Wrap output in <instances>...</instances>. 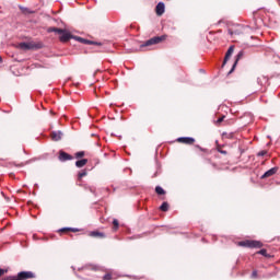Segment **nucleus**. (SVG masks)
Instances as JSON below:
<instances>
[{
	"label": "nucleus",
	"mask_w": 280,
	"mask_h": 280,
	"mask_svg": "<svg viewBox=\"0 0 280 280\" xmlns=\"http://www.w3.org/2000/svg\"><path fill=\"white\" fill-rule=\"evenodd\" d=\"M261 178H266V176H262Z\"/></svg>",
	"instance_id": "38"
},
{
	"label": "nucleus",
	"mask_w": 280,
	"mask_h": 280,
	"mask_svg": "<svg viewBox=\"0 0 280 280\" xmlns=\"http://www.w3.org/2000/svg\"><path fill=\"white\" fill-rule=\"evenodd\" d=\"M155 10H156L158 16H162V14L165 13V3L159 2V3L156 4Z\"/></svg>",
	"instance_id": "10"
},
{
	"label": "nucleus",
	"mask_w": 280,
	"mask_h": 280,
	"mask_svg": "<svg viewBox=\"0 0 280 280\" xmlns=\"http://www.w3.org/2000/svg\"><path fill=\"white\" fill-rule=\"evenodd\" d=\"M58 159L61 163H65L66 161H72L73 156L65 151H59Z\"/></svg>",
	"instance_id": "7"
},
{
	"label": "nucleus",
	"mask_w": 280,
	"mask_h": 280,
	"mask_svg": "<svg viewBox=\"0 0 280 280\" xmlns=\"http://www.w3.org/2000/svg\"><path fill=\"white\" fill-rule=\"evenodd\" d=\"M197 148L201 151V152H207L206 149H202L200 145H197Z\"/></svg>",
	"instance_id": "33"
},
{
	"label": "nucleus",
	"mask_w": 280,
	"mask_h": 280,
	"mask_svg": "<svg viewBox=\"0 0 280 280\" xmlns=\"http://www.w3.org/2000/svg\"><path fill=\"white\" fill-rule=\"evenodd\" d=\"M224 117L225 116H221L220 118H218L217 124H222L224 121Z\"/></svg>",
	"instance_id": "27"
},
{
	"label": "nucleus",
	"mask_w": 280,
	"mask_h": 280,
	"mask_svg": "<svg viewBox=\"0 0 280 280\" xmlns=\"http://www.w3.org/2000/svg\"><path fill=\"white\" fill-rule=\"evenodd\" d=\"M27 205H32V201H28V203Z\"/></svg>",
	"instance_id": "37"
},
{
	"label": "nucleus",
	"mask_w": 280,
	"mask_h": 280,
	"mask_svg": "<svg viewBox=\"0 0 280 280\" xmlns=\"http://www.w3.org/2000/svg\"><path fill=\"white\" fill-rule=\"evenodd\" d=\"M162 40H165V36H155L153 38L148 39L142 47H150V45H159V43H162Z\"/></svg>",
	"instance_id": "5"
},
{
	"label": "nucleus",
	"mask_w": 280,
	"mask_h": 280,
	"mask_svg": "<svg viewBox=\"0 0 280 280\" xmlns=\"http://www.w3.org/2000/svg\"><path fill=\"white\" fill-rule=\"evenodd\" d=\"M277 172H279V167H272L270 170H268L267 172H265L262 174V176H275V174H277Z\"/></svg>",
	"instance_id": "13"
},
{
	"label": "nucleus",
	"mask_w": 280,
	"mask_h": 280,
	"mask_svg": "<svg viewBox=\"0 0 280 280\" xmlns=\"http://www.w3.org/2000/svg\"><path fill=\"white\" fill-rule=\"evenodd\" d=\"M63 137L62 131H51L50 138L52 141H60Z\"/></svg>",
	"instance_id": "9"
},
{
	"label": "nucleus",
	"mask_w": 280,
	"mask_h": 280,
	"mask_svg": "<svg viewBox=\"0 0 280 280\" xmlns=\"http://www.w3.org/2000/svg\"><path fill=\"white\" fill-rule=\"evenodd\" d=\"M86 163H89V160H88V159L78 160V161L75 162V166H77V167H84V165H86Z\"/></svg>",
	"instance_id": "18"
},
{
	"label": "nucleus",
	"mask_w": 280,
	"mask_h": 280,
	"mask_svg": "<svg viewBox=\"0 0 280 280\" xmlns=\"http://www.w3.org/2000/svg\"><path fill=\"white\" fill-rule=\"evenodd\" d=\"M34 279V272L32 271H21L18 276H9L3 278L2 280H27Z\"/></svg>",
	"instance_id": "3"
},
{
	"label": "nucleus",
	"mask_w": 280,
	"mask_h": 280,
	"mask_svg": "<svg viewBox=\"0 0 280 280\" xmlns=\"http://www.w3.org/2000/svg\"><path fill=\"white\" fill-rule=\"evenodd\" d=\"M20 10H22V12L24 14H32V12H34V11H31L30 9H27V8H22V7H20Z\"/></svg>",
	"instance_id": "22"
},
{
	"label": "nucleus",
	"mask_w": 280,
	"mask_h": 280,
	"mask_svg": "<svg viewBox=\"0 0 280 280\" xmlns=\"http://www.w3.org/2000/svg\"><path fill=\"white\" fill-rule=\"evenodd\" d=\"M102 280H113V273L108 272L105 276H103Z\"/></svg>",
	"instance_id": "23"
},
{
	"label": "nucleus",
	"mask_w": 280,
	"mask_h": 280,
	"mask_svg": "<svg viewBox=\"0 0 280 280\" xmlns=\"http://www.w3.org/2000/svg\"><path fill=\"white\" fill-rule=\"evenodd\" d=\"M86 174V172H80L79 174H78V176H84Z\"/></svg>",
	"instance_id": "34"
},
{
	"label": "nucleus",
	"mask_w": 280,
	"mask_h": 280,
	"mask_svg": "<svg viewBox=\"0 0 280 280\" xmlns=\"http://www.w3.org/2000/svg\"><path fill=\"white\" fill-rule=\"evenodd\" d=\"M75 159H82V156H84V151H79L75 153Z\"/></svg>",
	"instance_id": "25"
},
{
	"label": "nucleus",
	"mask_w": 280,
	"mask_h": 280,
	"mask_svg": "<svg viewBox=\"0 0 280 280\" xmlns=\"http://www.w3.org/2000/svg\"><path fill=\"white\" fill-rule=\"evenodd\" d=\"M177 141L179 143H185L186 145H194V143L196 142V139L191 137H180L177 139Z\"/></svg>",
	"instance_id": "6"
},
{
	"label": "nucleus",
	"mask_w": 280,
	"mask_h": 280,
	"mask_svg": "<svg viewBox=\"0 0 280 280\" xmlns=\"http://www.w3.org/2000/svg\"><path fill=\"white\" fill-rule=\"evenodd\" d=\"M203 163L205 165H208L210 170H218V164H215V162H212L210 159H205Z\"/></svg>",
	"instance_id": "12"
},
{
	"label": "nucleus",
	"mask_w": 280,
	"mask_h": 280,
	"mask_svg": "<svg viewBox=\"0 0 280 280\" xmlns=\"http://www.w3.org/2000/svg\"><path fill=\"white\" fill-rule=\"evenodd\" d=\"M91 237H98L100 240H104L106 237V234L98 232V231H93L90 233Z\"/></svg>",
	"instance_id": "14"
},
{
	"label": "nucleus",
	"mask_w": 280,
	"mask_h": 280,
	"mask_svg": "<svg viewBox=\"0 0 280 280\" xmlns=\"http://www.w3.org/2000/svg\"><path fill=\"white\" fill-rule=\"evenodd\" d=\"M266 154H268V152H266V151L258 152V156H266Z\"/></svg>",
	"instance_id": "28"
},
{
	"label": "nucleus",
	"mask_w": 280,
	"mask_h": 280,
	"mask_svg": "<svg viewBox=\"0 0 280 280\" xmlns=\"http://www.w3.org/2000/svg\"><path fill=\"white\" fill-rule=\"evenodd\" d=\"M113 224H114L115 231H117L119 229V221H117V219H114Z\"/></svg>",
	"instance_id": "24"
},
{
	"label": "nucleus",
	"mask_w": 280,
	"mask_h": 280,
	"mask_svg": "<svg viewBox=\"0 0 280 280\" xmlns=\"http://www.w3.org/2000/svg\"><path fill=\"white\" fill-rule=\"evenodd\" d=\"M71 231L72 233H77V229H71V228H63L60 230L61 233H69Z\"/></svg>",
	"instance_id": "21"
},
{
	"label": "nucleus",
	"mask_w": 280,
	"mask_h": 280,
	"mask_svg": "<svg viewBox=\"0 0 280 280\" xmlns=\"http://www.w3.org/2000/svg\"><path fill=\"white\" fill-rule=\"evenodd\" d=\"M13 47L20 51H32V49H36V42L32 37H26L22 42L15 43Z\"/></svg>",
	"instance_id": "1"
},
{
	"label": "nucleus",
	"mask_w": 280,
	"mask_h": 280,
	"mask_svg": "<svg viewBox=\"0 0 280 280\" xmlns=\"http://www.w3.org/2000/svg\"><path fill=\"white\" fill-rule=\"evenodd\" d=\"M258 255H262L264 257H267L268 250H266V249H260V250L258 252Z\"/></svg>",
	"instance_id": "26"
},
{
	"label": "nucleus",
	"mask_w": 280,
	"mask_h": 280,
	"mask_svg": "<svg viewBox=\"0 0 280 280\" xmlns=\"http://www.w3.org/2000/svg\"><path fill=\"white\" fill-rule=\"evenodd\" d=\"M81 272H86V270H97V266L95 265H85L84 267L79 269Z\"/></svg>",
	"instance_id": "15"
},
{
	"label": "nucleus",
	"mask_w": 280,
	"mask_h": 280,
	"mask_svg": "<svg viewBox=\"0 0 280 280\" xmlns=\"http://www.w3.org/2000/svg\"><path fill=\"white\" fill-rule=\"evenodd\" d=\"M233 51H235V47L234 46H230L226 54H225V58L223 61V65H226L228 60L231 58V56H233Z\"/></svg>",
	"instance_id": "11"
},
{
	"label": "nucleus",
	"mask_w": 280,
	"mask_h": 280,
	"mask_svg": "<svg viewBox=\"0 0 280 280\" xmlns=\"http://www.w3.org/2000/svg\"><path fill=\"white\" fill-rule=\"evenodd\" d=\"M244 58V50H240L238 54L236 55L235 57V61H234V65L230 71V73H233L235 67H237V62H240V60H242Z\"/></svg>",
	"instance_id": "8"
},
{
	"label": "nucleus",
	"mask_w": 280,
	"mask_h": 280,
	"mask_svg": "<svg viewBox=\"0 0 280 280\" xmlns=\"http://www.w3.org/2000/svg\"><path fill=\"white\" fill-rule=\"evenodd\" d=\"M77 40H79V43H83L84 45H97V43L84 39L82 37H77Z\"/></svg>",
	"instance_id": "17"
},
{
	"label": "nucleus",
	"mask_w": 280,
	"mask_h": 280,
	"mask_svg": "<svg viewBox=\"0 0 280 280\" xmlns=\"http://www.w3.org/2000/svg\"><path fill=\"white\" fill-rule=\"evenodd\" d=\"M0 62H3V58L0 56Z\"/></svg>",
	"instance_id": "35"
},
{
	"label": "nucleus",
	"mask_w": 280,
	"mask_h": 280,
	"mask_svg": "<svg viewBox=\"0 0 280 280\" xmlns=\"http://www.w3.org/2000/svg\"><path fill=\"white\" fill-rule=\"evenodd\" d=\"M33 238H34V240L36 238V234L33 235Z\"/></svg>",
	"instance_id": "36"
},
{
	"label": "nucleus",
	"mask_w": 280,
	"mask_h": 280,
	"mask_svg": "<svg viewBox=\"0 0 280 280\" xmlns=\"http://www.w3.org/2000/svg\"><path fill=\"white\" fill-rule=\"evenodd\" d=\"M218 152H220V154H226V151L219 149Z\"/></svg>",
	"instance_id": "31"
},
{
	"label": "nucleus",
	"mask_w": 280,
	"mask_h": 280,
	"mask_svg": "<svg viewBox=\"0 0 280 280\" xmlns=\"http://www.w3.org/2000/svg\"><path fill=\"white\" fill-rule=\"evenodd\" d=\"M161 211H170V203H167L166 201H164L161 207H160Z\"/></svg>",
	"instance_id": "20"
},
{
	"label": "nucleus",
	"mask_w": 280,
	"mask_h": 280,
	"mask_svg": "<svg viewBox=\"0 0 280 280\" xmlns=\"http://www.w3.org/2000/svg\"><path fill=\"white\" fill-rule=\"evenodd\" d=\"M155 192L158 194V196H165V190L161 186H158L155 188Z\"/></svg>",
	"instance_id": "19"
},
{
	"label": "nucleus",
	"mask_w": 280,
	"mask_h": 280,
	"mask_svg": "<svg viewBox=\"0 0 280 280\" xmlns=\"http://www.w3.org/2000/svg\"><path fill=\"white\" fill-rule=\"evenodd\" d=\"M257 84H259V86H265V84H268V78H266V77H259L258 79H257Z\"/></svg>",
	"instance_id": "16"
},
{
	"label": "nucleus",
	"mask_w": 280,
	"mask_h": 280,
	"mask_svg": "<svg viewBox=\"0 0 280 280\" xmlns=\"http://www.w3.org/2000/svg\"><path fill=\"white\" fill-rule=\"evenodd\" d=\"M252 279H257V270H254V271L252 272Z\"/></svg>",
	"instance_id": "29"
},
{
	"label": "nucleus",
	"mask_w": 280,
	"mask_h": 280,
	"mask_svg": "<svg viewBox=\"0 0 280 280\" xmlns=\"http://www.w3.org/2000/svg\"><path fill=\"white\" fill-rule=\"evenodd\" d=\"M5 272H8V270H5V269H0V277H3V275H5Z\"/></svg>",
	"instance_id": "30"
},
{
	"label": "nucleus",
	"mask_w": 280,
	"mask_h": 280,
	"mask_svg": "<svg viewBox=\"0 0 280 280\" xmlns=\"http://www.w3.org/2000/svg\"><path fill=\"white\" fill-rule=\"evenodd\" d=\"M40 47H43V45L40 43L36 44V49H40Z\"/></svg>",
	"instance_id": "32"
},
{
	"label": "nucleus",
	"mask_w": 280,
	"mask_h": 280,
	"mask_svg": "<svg viewBox=\"0 0 280 280\" xmlns=\"http://www.w3.org/2000/svg\"><path fill=\"white\" fill-rule=\"evenodd\" d=\"M238 246H243L244 248H261L264 244L259 241H241L238 242Z\"/></svg>",
	"instance_id": "4"
},
{
	"label": "nucleus",
	"mask_w": 280,
	"mask_h": 280,
	"mask_svg": "<svg viewBox=\"0 0 280 280\" xmlns=\"http://www.w3.org/2000/svg\"><path fill=\"white\" fill-rule=\"evenodd\" d=\"M48 32H54L55 34H59V40L61 43H68V40H71V38H73V36H71V33L62 28L49 27Z\"/></svg>",
	"instance_id": "2"
}]
</instances>
